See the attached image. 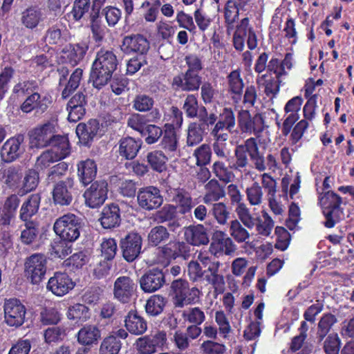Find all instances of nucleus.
Masks as SVG:
<instances>
[{"mask_svg":"<svg viewBox=\"0 0 354 354\" xmlns=\"http://www.w3.org/2000/svg\"><path fill=\"white\" fill-rule=\"evenodd\" d=\"M118 62L116 55L111 50H101L97 54L92 66L90 81L97 88L106 85L116 70Z\"/></svg>","mask_w":354,"mask_h":354,"instance_id":"nucleus-1","label":"nucleus"},{"mask_svg":"<svg viewBox=\"0 0 354 354\" xmlns=\"http://www.w3.org/2000/svg\"><path fill=\"white\" fill-rule=\"evenodd\" d=\"M248 155L256 169L263 171L266 170L265 159L260 153L257 140L254 138L247 139L243 145L236 147L234 150L235 162L233 167L241 171L250 165Z\"/></svg>","mask_w":354,"mask_h":354,"instance_id":"nucleus-2","label":"nucleus"},{"mask_svg":"<svg viewBox=\"0 0 354 354\" xmlns=\"http://www.w3.org/2000/svg\"><path fill=\"white\" fill-rule=\"evenodd\" d=\"M82 227V219L73 214H66L59 217L53 226L56 234L69 242H73L80 237Z\"/></svg>","mask_w":354,"mask_h":354,"instance_id":"nucleus-3","label":"nucleus"},{"mask_svg":"<svg viewBox=\"0 0 354 354\" xmlns=\"http://www.w3.org/2000/svg\"><path fill=\"white\" fill-rule=\"evenodd\" d=\"M170 288L173 295L174 304L178 308L190 304L199 297L200 290L197 288H190L188 281L185 279L174 280Z\"/></svg>","mask_w":354,"mask_h":354,"instance_id":"nucleus-4","label":"nucleus"},{"mask_svg":"<svg viewBox=\"0 0 354 354\" xmlns=\"http://www.w3.org/2000/svg\"><path fill=\"white\" fill-rule=\"evenodd\" d=\"M217 119V115L211 113L208 118L203 114L201 115V121L191 122L187 129V146L192 147L201 142L204 135L209 131V126H212Z\"/></svg>","mask_w":354,"mask_h":354,"instance_id":"nucleus-5","label":"nucleus"},{"mask_svg":"<svg viewBox=\"0 0 354 354\" xmlns=\"http://www.w3.org/2000/svg\"><path fill=\"white\" fill-rule=\"evenodd\" d=\"M55 133V124L53 121L37 126L28 132L30 148L42 149L48 147Z\"/></svg>","mask_w":354,"mask_h":354,"instance_id":"nucleus-6","label":"nucleus"},{"mask_svg":"<svg viewBox=\"0 0 354 354\" xmlns=\"http://www.w3.org/2000/svg\"><path fill=\"white\" fill-rule=\"evenodd\" d=\"M46 257L41 253L33 254L26 259L25 273L32 283L38 284L44 279L47 269Z\"/></svg>","mask_w":354,"mask_h":354,"instance_id":"nucleus-7","label":"nucleus"},{"mask_svg":"<svg viewBox=\"0 0 354 354\" xmlns=\"http://www.w3.org/2000/svg\"><path fill=\"white\" fill-rule=\"evenodd\" d=\"M166 281V272L164 269L158 267L146 270L139 279L140 288L146 293H152L160 290Z\"/></svg>","mask_w":354,"mask_h":354,"instance_id":"nucleus-8","label":"nucleus"},{"mask_svg":"<svg viewBox=\"0 0 354 354\" xmlns=\"http://www.w3.org/2000/svg\"><path fill=\"white\" fill-rule=\"evenodd\" d=\"M5 322L10 326L18 328L25 322L26 308L17 299L6 300L3 306Z\"/></svg>","mask_w":354,"mask_h":354,"instance_id":"nucleus-9","label":"nucleus"},{"mask_svg":"<svg viewBox=\"0 0 354 354\" xmlns=\"http://www.w3.org/2000/svg\"><path fill=\"white\" fill-rule=\"evenodd\" d=\"M107 194L108 183L103 180H96L91 183L83 194L85 205L90 208H97L104 203Z\"/></svg>","mask_w":354,"mask_h":354,"instance_id":"nucleus-10","label":"nucleus"},{"mask_svg":"<svg viewBox=\"0 0 354 354\" xmlns=\"http://www.w3.org/2000/svg\"><path fill=\"white\" fill-rule=\"evenodd\" d=\"M74 180L66 178L54 183L52 191L53 201L55 205L59 206L70 205L73 201Z\"/></svg>","mask_w":354,"mask_h":354,"instance_id":"nucleus-11","label":"nucleus"},{"mask_svg":"<svg viewBox=\"0 0 354 354\" xmlns=\"http://www.w3.org/2000/svg\"><path fill=\"white\" fill-rule=\"evenodd\" d=\"M142 239L137 232H129L120 239V247L122 257L128 262H133L140 254Z\"/></svg>","mask_w":354,"mask_h":354,"instance_id":"nucleus-12","label":"nucleus"},{"mask_svg":"<svg viewBox=\"0 0 354 354\" xmlns=\"http://www.w3.org/2000/svg\"><path fill=\"white\" fill-rule=\"evenodd\" d=\"M149 48V41L141 34L125 36L120 46L121 50L125 54L136 53L140 55H146Z\"/></svg>","mask_w":354,"mask_h":354,"instance_id":"nucleus-13","label":"nucleus"},{"mask_svg":"<svg viewBox=\"0 0 354 354\" xmlns=\"http://www.w3.org/2000/svg\"><path fill=\"white\" fill-rule=\"evenodd\" d=\"M137 200L139 206L148 211L157 209L163 203L160 191L153 186L140 189L138 192Z\"/></svg>","mask_w":354,"mask_h":354,"instance_id":"nucleus-14","label":"nucleus"},{"mask_svg":"<svg viewBox=\"0 0 354 354\" xmlns=\"http://www.w3.org/2000/svg\"><path fill=\"white\" fill-rule=\"evenodd\" d=\"M166 341V333L158 331L153 335H147L138 338L136 345L140 353L152 354L156 352L158 348L162 347Z\"/></svg>","mask_w":354,"mask_h":354,"instance_id":"nucleus-15","label":"nucleus"},{"mask_svg":"<svg viewBox=\"0 0 354 354\" xmlns=\"http://www.w3.org/2000/svg\"><path fill=\"white\" fill-rule=\"evenodd\" d=\"M263 118L259 113L251 117L247 110H241L239 113L238 122L242 132L252 133L259 135L263 130Z\"/></svg>","mask_w":354,"mask_h":354,"instance_id":"nucleus-16","label":"nucleus"},{"mask_svg":"<svg viewBox=\"0 0 354 354\" xmlns=\"http://www.w3.org/2000/svg\"><path fill=\"white\" fill-rule=\"evenodd\" d=\"M236 250V245L225 232L216 231L214 233L209 247V251L212 254L216 255L220 253L231 255Z\"/></svg>","mask_w":354,"mask_h":354,"instance_id":"nucleus-17","label":"nucleus"},{"mask_svg":"<svg viewBox=\"0 0 354 354\" xmlns=\"http://www.w3.org/2000/svg\"><path fill=\"white\" fill-rule=\"evenodd\" d=\"M135 289L136 283L131 277H119L114 282V297L123 304L128 303L133 296Z\"/></svg>","mask_w":354,"mask_h":354,"instance_id":"nucleus-18","label":"nucleus"},{"mask_svg":"<svg viewBox=\"0 0 354 354\" xmlns=\"http://www.w3.org/2000/svg\"><path fill=\"white\" fill-rule=\"evenodd\" d=\"M23 141L24 137L21 135L8 139L1 149L2 160L10 163L18 159L24 151V149L21 147Z\"/></svg>","mask_w":354,"mask_h":354,"instance_id":"nucleus-19","label":"nucleus"},{"mask_svg":"<svg viewBox=\"0 0 354 354\" xmlns=\"http://www.w3.org/2000/svg\"><path fill=\"white\" fill-rule=\"evenodd\" d=\"M152 218L158 224L167 223L168 228L171 232H175L180 226L177 219L176 207L170 204L165 205L153 214Z\"/></svg>","mask_w":354,"mask_h":354,"instance_id":"nucleus-20","label":"nucleus"},{"mask_svg":"<svg viewBox=\"0 0 354 354\" xmlns=\"http://www.w3.org/2000/svg\"><path fill=\"white\" fill-rule=\"evenodd\" d=\"M75 286L72 279L66 273L56 272L47 283V289L57 296H63Z\"/></svg>","mask_w":354,"mask_h":354,"instance_id":"nucleus-21","label":"nucleus"},{"mask_svg":"<svg viewBox=\"0 0 354 354\" xmlns=\"http://www.w3.org/2000/svg\"><path fill=\"white\" fill-rule=\"evenodd\" d=\"M302 98L300 97H295L290 100L285 106V111L291 113L285 119L282 124L281 132L285 136H288L292 128L293 124L298 120L299 115L297 112L300 110Z\"/></svg>","mask_w":354,"mask_h":354,"instance_id":"nucleus-22","label":"nucleus"},{"mask_svg":"<svg viewBox=\"0 0 354 354\" xmlns=\"http://www.w3.org/2000/svg\"><path fill=\"white\" fill-rule=\"evenodd\" d=\"M41 202V195L32 194L22 203L19 209V218L24 223L37 222L32 217L38 212Z\"/></svg>","mask_w":354,"mask_h":354,"instance_id":"nucleus-23","label":"nucleus"},{"mask_svg":"<svg viewBox=\"0 0 354 354\" xmlns=\"http://www.w3.org/2000/svg\"><path fill=\"white\" fill-rule=\"evenodd\" d=\"M184 237L187 244L194 246L207 245L209 241L207 229L200 224L185 227Z\"/></svg>","mask_w":354,"mask_h":354,"instance_id":"nucleus-24","label":"nucleus"},{"mask_svg":"<svg viewBox=\"0 0 354 354\" xmlns=\"http://www.w3.org/2000/svg\"><path fill=\"white\" fill-rule=\"evenodd\" d=\"M100 223L104 229L118 227L121 222L120 210L118 205L111 204L105 206L100 218Z\"/></svg>","mask_w":354,"mask_h":354,"instance_id":"nucleus-25","label":"nucleus"},{"mask_svg":"<svg viewBox=\"0 0 354 354\" xmlns=\"http://www.w3.org/2000/svg\"><path fill=\"white\" fill-rule=\"evenodd\" d=\"M154 100L152 97L145 94H140L136 96L133 101V107L138 111L146 112L151 111L148 117V121H155L160 118V114L157 109L152 110Z\"/></svg>","mask_w":354,"mask_h":354,"instance_id":"nucleus-26","label":"nucleus"},{"mask_svg":"<svg viewBox=\"0 0 354 354\" xmlns=\"http://www.w3.org/2000/svg\"><path fill=\"white\" fill-rule=\"evenodd\" d=\"M228 92L235 103H239L243 97L244 82L241 77L240 70L232 71L227 76Z\"/></svg>","mask_w":354,"mask_h":354,"instance_id":"nucleus-27","label":"nucleus"},{"mask_svg":"<svg viewBox=\"0 0 354 354\" xmlns=\"http://www.w3.org/2000/svg\"><path fill=\"white\" fill-rule=\"evenodd\" d=\"M202 83L201 77L197 73L186 71L183 76L174 78L173 84L184 91H197Z\"/></svg>","mask_w":354,"mask_h":354,"instance_id":"nucleus-28","label":"nucleus"},{"mask_svg":"<svg viewBox=\"0 0 354 354\" xmlns=\"http://www.w3.org/2000/svg\"><path fill=\"white\" fill-rule=\"evenodd\" d=\"M126 329L136 335H142L147 329L146 320L136 310H131L124 319Z\"/></svg>","mask_w":354,"mask_h":354,"instance_id":"nucleus-29","label":"nucleus"},{"mask_svg":"<svg viewBox=\"0 0 354 354\" xmlns=\"http://www.w3.org/2000/svg\"><path fill=\"white\" fill-rule=\"evenodd\" d=\"M48 99L46 97L41 98L39 93L35 92L29 95L21 105V109L24 113H30L36 110V113L45 112L48 106Z\"/></svg>","mask_w":354,"mask_h":354,"instance_id":"nucleus-30","label":"nucleus"},{"mask_svg":"<svg viewBox=\"0 0 354 354\" xmlns=\"http://www.w3.org/2000/svg\"><path fill=\"white\" fill-rule=\"evenodd\" d=\"M183 110L187 118H198V121H201V115L204 114L207 118L209 117L205 106H199L196 97L192 94L186 97L183 105Z\"/></svg>","mask_w":354,"mask_h":354,"instance_id":"nucleus-31","label":"nucleus"},{"mask_svg":"<svg viewBox=\"0 0 354 354\" xmlns=\"http://www.w3.org/2000/svg\"><path fill=\"white\" fill-rule=\"evenodd\" d=\"M100 129L96 120H90L87 123H80L76 127V133L81 142L88 145L97 135Z\"/></svg>","mask_w":354,"mask_h":354,"instance_id":"nucleus-32","label":"nucleus"},{"mask_svg":"<svg viewBox=\"0 0 354 354\" xmlns=\"http://www.w3.org/2000/svg\"><path fill=\"white\" fill-rule=\"evenodd\" d=\"M142 142L136 140L131 137H125L119 142V153L127 160H132L136 156L140 149Z\"/></svg>","mask_w":354,"mask_h":354,"instance_id":"nucleus-33","label":"nucleus"},{"mask_svg":"<svg viewBox=\"0 0 354 354\" xmlns=\"http://www.w3.org/2000/svg\"><path fill=\"white\" fill-rule=\"evenodd\" d=\"M80 181L86 186L91 183L97 174V165L94 160L87 159L77 165Z\"/></svg>","mask_w":354,"mask_h":354,"instance_id":"nucleus-34","label":"nucleus"},{"mask_svg":"<svg viewBox=\"0 0 354 354\" xmlns=\"http://www.w3.org/2000/svg\"><path fill=\"white\" fill-rule=\"evenodd\" d=\"M19 194H12L6 198L1 217L3 225H10L11 221L15 217L17 209L21 202Z\"/></svg>","mask_w":354,"mask_h":354,"instance_id":"nucleus-35","label":"nucleus"},{"mask_svg":"<svg viewBox=\"0 0 354 354\" xmlns=\"http://www.w3.org/2000/svg\"><path fill=\"white\" fill-rule=\"evenodd\" d=\"M101 338V331L97 326L86 325L77 333L78 342L84 346L97 344Z\"/></svg>","mask_w":354,"mask_h":354,"instance_id":"nucleus-36","label":"nucleus"},{"mask_svg":"<svg viewBox=\"0 0 354 354\" xmlns=\"http://www.w3.org/2000/svg\"><path fill=\"white\" fill-rule=\"evenodd\" d=\"M51 147L49 151H54V153L62 160L70 153V144L67 136L54 134L50 140Z\"/></svg>","mask_w":354,"mask_h":354,"instance_id":"nucleus-37","label":"nucleus"},{"mask_svg":"<svg viewBox=\"0 0 354 354\" xmlns=\"http://www.w3.org/2000/svg\"><path fill=\"white\" fill-rule=\"evenodd\" d=\"M206 194L203 198L205 203L217 201L225 196V187L221 185L218 180L212 179L205 185Z\"/></svg>","mask_w":354,"mask_h":354,"instance_id":"nucleus-38","label":"nucleus"},{"mask_svg":"<svg viewBox=\"0 0 354 354\" xmlns=\"http://www.w3.org/2000/svg\"><path fill=\"white\" fill-rule=\"evenodd\" d=\"M39 183V171L35 169H28L26 171L21 187L19 191L21 195H24L32 191H34L38 186Z\"/></svg>","mask_w":354,"mask_h":354,"instance_id":"nucleus-39","label":"nucleus"},{"mask_svg":"<svg viewBox=\"0 0 354 354\" xmlns=\"http://www.w3.org/2000/svg\"><path fill=\"white\" fill-rule=\"evenodd\" d=\"M22 169L19 165H11L3 169V178L4 183L9 188H16L22 178Z\"/></svg>","mask_w":354,"mask_h":354,"instance_id":"nucleus-40","label":"nucleus"},{"mask_svg":"<svg viewBox=\"0 0 354 354\" xmlns=\"http://www.w3.org/2000/svg\"><path fill=\"white\" fill-rule=\"evenodd\" d=\"M169 230L166 227L160 225L152 227L148 234L149 244L156 247L167 242L170 238Z\"/></svg>","mask_w":354,"mask_h":354,"instance_id":"nucleus-41","label":"nucleus"},{"mask_svg":"<svg viewBox=\"0 0 354 354\" xmlns=\"http://www.w3.org/2000/svg\"><path fill=\"white\" fill-rule=\"evenodd\" d=\"M319 204L322 214L326 218L324 225L332 227V192L330 190L323 192L319 197Z\"/></svg>","mask_w":354,"mask_h":354,"instance_id":"nucleus-42","label":"nucleus"},{"mask_svg":"<svg viewBox=\"0 0 354 354\" xmlns=\"http://www.w3.org/2000/svg\"><path fill=\"white\" fill-rule=\"evenodd\" d=\"M248 26L249 19L246 17L243 19L236 27L233 36V44L237 50L242 51L243 50L245 37L247 35Z\"/></svg>","mask_w":354,"mask_h":354,"instance_id":"nucleus-43","label":"nucleus"},{"mask_svg":"<svg viewBox=\"0 0 354 354\" xmlns=\"http://www.w3.org/2000/svg\"><path fill=\"white\" fill-rule=\"evenodd\" d=\"M230 232V235L237 243H249L250 233L238 220L231 221Z\"/></svg>","mask_w":354,"mask_h":354,"instance_id":"nucleus-44","label":"nucleus"},{"mask_svg":"<svg viewBox=\"0 0 354 354\" xmlns=\"http://www.w3.org/2000/svg\"><path fill=\"white\" fill-rule=\"evenodd\" d=\"M147 158L148 163L154 171L160 173L166 170L167 158L162 151H154L150 152Z\"/></svg>","mask_w":354,"mask_h":354,"instance_id":"nucleus-45","label":"nucleus"},{"mask_svg":"<svg viewBox=\"0 0 354 354\" xmlns=\"http://www.w3.org/2000/svg\"><path fill=\"white\" fill-rule=\"evenodd\" d=\"M166 302L165 298L162 296L154 295L147 301L146 312L152 316L158 315L162 312Z\"/></svg>","mask_w":354,"mask_h":354,"instance_id":"nucleus-46","label":"nucleus"},{"mask_svg":"<svg viewBox=\"0 0 354 354\" xmlns=\"http://www.w3.org/2000/svg\"><path fill=\"white\" fill-rule=\"evenodd\" d=\"M24 225L25 229L21 231L20 239L24 244L30 245L35 241L39 234V223H24Z\"/></svg>","mask_w":354,"mask_h":354,"instance_id":"nucleus-47","label":"nucleus"},{"mask_svg":"<svg viewBox=\"0 0 354 354\" xmlns=\"http://www.w3.org/2000/svg\"><path fill=\"white\" fill-rule=\"evenodd\" d=\"M122 347L120 339L113 335L106 337L100 347V354H118Z\"/></svg>","mask_w":354,"mask_h":354,"instance_id":"nucleus-48","label":"nucleus"},{"mask_svg":"<svg viewBox=\"0 0 354 354\" xmlns=\"http://www.w3.org/2000/svg\"><path fill=\"white\" fill-rule=\"evenodd\" d=\"M61 159L54 153V151L46 150L43 151L39 156L37 157L35 169L37 171L44 170L47 169L51 164Z\"/></svg>","mask_w":354,"mask_h":354,"instance_id":"nucleus-49","label":"nucleus"},{"mask_svg":"<svg viewBox=\"0 0 354 354\" xmlns=\"http://www.w3.org/2000/svg\"><path fill=\"white\" fill-rule=\"evenodd\" d=\"M41 12L35 8H27L22 12L21 22L28 28H35L41 19Z\"/></svg>","mask_w":354,"mask_h":354,"instance_id":"nucleus-50","label":"nucleus"},{"mask_svg":"<svg viewBox=\"0 0 354 354\" xmlns=\"http://www.w3.org/2000/svg\"><path fill=\"white\" fill-rule=\"evenodd\" d=\"M68 317L73 320L86 322L90 317L89 309L85 305L76 304L69 307Z\"/></svg>","mask_w":354,"mask_h":354,"instance_id":"nucleus-51","label":"nucleus"},{"mask_svg":"<svg viewBox=\"0 0 354 354\" xmlns=\"http://www.w3.org/2000/svg\"><path fill=\"white\" fill-rule=\"evenodd\" d=\"M193 156L196 159L197 166H205L210 162L212 149L208 144H203L195 149Z\"/></svg>","mask_w":354,"mask_h":354,"instance_id":"nucleus-52","label":"nucleus"},{"mask_svg":"<svg viewBox=\"0 0 354 354\" xmlns=\"http://www.w3.org/2000/svg\"><path fill=\"white\" fill-rule=\"evenodd\" d=\"M267 74L258 77L257 83L264 86L265 93L267 96H270V95L274 96L279 91L280 81L279 80H275L273 78L267 79Z\"/></svg>","mask_w":354,"mask_h":354,"instance_id":"nucleus-53","label":"nucleus"},{"mask_svg":"<svg viewBox=\"0 0 354 354\" xmlns=\"http://www.w3.org/2000/svg\"><path fill=\"white\" fill-rule=\"evenodd\" d=\"M236 212L240 221L246 227L252 229L255 226L257 218L251 215L245 204L239 203L236 208Z\"/></svg>","mask_w":354,"mask_h":354,"instance_id":"nucleus-54","label":"nucleus"},{"mask_svg":"<svg viewBox=\"0 0 354 354\" xmlns=\"http://www.w3.org/2000/svg\"><path fill=\"white\" fill-rule=\"evenodd\" d=\"M161 140V147L167 151H174L177 148L176 133L174 128L169 127L165 131Z\"/></svg>","mask_w":354,"mask_h":354,"instance_id":"nucleus-55","label":"nucleus"},{"mask_svg":"<svg viewBox=\"0 0 354 354\" xmlns=\"http://www.w3.org/2000/svg\"><path fill=\"white\" fill-rule=\"evenodd\" d=\"M89 17L91 23V28L95 40L96 41H102L105 35V27L100 23L99 19L100 14L91 12Z\"/></svg>","mask_w":354,"mask_h":354,"instance_id":"nucleus-56","label":"nucleus"},{"mask_svg":"<svg viewBox=\"0 0 354 354\" xmlns=\"http://www.w3.org/2000/svg\"><path fill=\"white\" fill-rule=\"evenodd\" d=\"M183 317L193 324L201 325L205 319L204 312L198 307L191 308L183 313Z\"/></svg>","mask_w":354,"mask_h":354,"instance_id":"nucleus-57","label":"nucleus"},{"mask_svg":"<svg viewBox=\"0 0 354 354\" xmlns=\"http://www.w3.org/2000/svg\"><path fill=\"white\" fill-rule=\"evenodd\" d=\"M117 244L113 239H106L101 243V258L113 261L116 252Z\"/></svg>","mask_w":354,"mask_h":354,"instance_id":"nucleus-58","label":"nucleus"},{"mask_svg":"<svg viewBox=\"0 0 354 354\" xmlns=\"http://www.w3.org/2000/svg\"><path fill=\"white\" fill-rule=\"evenodd\" d=\"M141 133L146 136L145 142L149 145H151L158 141L163 134V131L161 128L156 125L148 124L142 129Z\"/></svg>","mask_w":354,"mask_h":354,"instance_id":"nucleus-59","label":"nucleus"},{"mask_svg":"<svg viewBox=\"0 0 354 354\" xmlns=\"http://www.w3.org/2000/svg\"><path fill=\"white\" fill-rule=\"evenodd\" d=\"M174 201L178 205L179 212L185 214L190 212L192 208V198L187 193L178 192L174 197Z\"/></svg>","mask_w":354,"mask_h":354,"instance_id":"nucleus-60","label":"nucleus"},{"mask_svg":"<svg viewBox=\"0 0 354 354\" xmlns=\"http://www.w3.org/2000/svg\"><path fill=\"white\" fill-rule=\"evenodd\" d=\"M71 243L60 238L59 240L54 241L53 250L59 258L64 259L72 252Z\"/></svg>","mask_w":354,"mask_h":354,"instance_id":"nucleus-61","label":"nucleus"},{"mask_svg":"<svg viewBox=\"0 0 354 354\" xmlns=\"http://www.w3.org/2000/svg\"><path fill=\"white\" fill-rule=\"evenodd\" d=\"M248 200L252 205H258L261 203L263 192L261 187L255 182L252 185L246 189Z\"/></svg>","mask_w":354,"mask_h":354,"instance_id":"nucleus-62","label":"nucleus"},{"mask_svg":"<svg viewBox=\"0 0 354 354\" xmlns=\"http://www.w3.org/2000/svg\"><path fill=\"white\" fill-rule=\"evenodd\" d=\"M212 214L221 225H225L230 217V212L223 203H214L212 208Z\"/></svg>","mask_w":354,"mask_h":354,"instance_id":"nucleus-63","label":"nucleus"},{"mask_svg":"<svg viewBox=\"0 0 354 354\" xmlns=\"http://www.w3.org/2000/svg\"><path fill=\"white\" fill-rule=\"evenodd\" d=\"M91 8L90 0H75L72 14L76 21L81 19Z\"/></svg>","mask_w":354,"mask_h":354,"instance_id":"nucleus-64","label":"nucleus"}]
</instances>
